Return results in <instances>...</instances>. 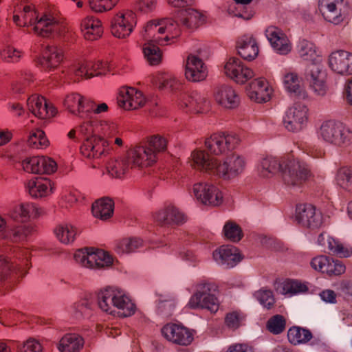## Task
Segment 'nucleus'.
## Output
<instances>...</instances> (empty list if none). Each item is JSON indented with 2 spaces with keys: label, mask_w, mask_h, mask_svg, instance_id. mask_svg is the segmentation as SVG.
<instances>
[{
  "label": "nucleus",
  "mask_w": 352,
  "mask_h": 352,
  "mask_svg": "<svg viewBox=\"0 0 352 352\" xmlns=\"http://www.w3.org/2000/svg\"><path fill=\"white\" fill-rule=\"evenodd\" d=\"M282 170V177L285 185L291 188H300L313 177L309 166L298 158L287 159L283 164L274 157L263 158L258 172L261 177L269 178L278 170Z\"/></svg>",
  "instance_id": "obj_1"
},
{
  "label": "nucleus",
  "mask_w": 352,
  "mask_h": 352,
  "mask_svg": "<svg viewBox=\"0 0 352 352\" xmlns=\"http://www.w3.org/2000/svg\"><path fill=\"white\" fill-rule=\"evenodd\" d=\"M181 34V28L173 19H162L149 21L144 27V39L155 41L158 45H164Z\"/></svg>",
  "instance_id": "obj_2"
},
{
  "label": "nucleus",
  "mask_w": 352,
  "mask_h": 352,
  "mask_svg": "<svg viewBox=\"0 0 352 352\" xmlns=\"http://www.w3.org/2000/svg\"><path fill=\"white\" fill-rule=\"evenodd\" d=\"M318 135L326 143L338 147H346L352 143V131L335 120L323 122L318 130Z\"/></svg>",
  "instance_id": "obj_3"
},
{
  "label": "nucleus",
  "mask_w": 352,
  "mask_h": 352,
  "mask_svg": "<svg viewBox=\"0 0 352 352\" xmlns=\"http://www.w3.org/2000/svg\"><path fill=\"white\" fill-rule=\"evenodd\" d=\"M30 256L28 250H21L17 252L14 261L0 256V282L12 276H25L31 267Z\"/></svg>",
  "instance_id": "obj_4"
},
{
  "label": "nucleus",
  "mask_w": 352,
  "mask_h": 352,
  "mask_svg": "<svg viewBox=\"0 0 352 352\" xmlns=\"http://www.w3.org/2000/svg\"><path fill=\"white\" fill-rule=\"evenodd\" d=\"M74 258L80 266L93 270H105L113 263V258L108 252L88 248L76 250Z\"/></svg>",
  "instance_id": "obj_5"
},
{
  "label": "nucleus",
  "mask_w": 352,
  "mask_h": 352,
  "mask_svg": "<svg viewBox=\"0 0 352 352\" xmlns=\"http://www.w3.org/2000/svg\"><path fill=\"white\" fill-rule=\"evenodd\" d=\"M215 286L210 283H201L197 285L195 293L190 297L188 306L190 309H206L212 313L219 309V300L211 294Z\"/></svg>",
  "instance_id": "obj_6"
},
{
  "label": "nucleus",
  "mask_w": 352,
  "mask_h": 352,
  "mask_svg": "<svg viewBox=\"0 0 352 352\" xmlns=\"http://www.w3.org/2000/svg\"><path fill=\"white\" fill-rule=\"evenodd\" d=\"M246 167L245 158L236 153L218 159L215 177L224 180L234 179L240 176Z\"/></svg>",
  "instance_id": "obj_7"
},
{
  "label": "nucleus",
  "mask_w": 352,
  "mask_h": 352,
  "mask_svg": "<svg viewBox=\"0 0 352 352\" xmlns=\"http://www.w3.org/2000/svg\"><path fill=\"white\" fill-rule=\"evenodd\" d=\"M209 56L210 52L207 48L199 49L196 54L188 55L185 68V76L187 80L199 82L206 78L208 69L204 60Z\"/></svg>",
  "instance_id": "obj_8"
},
{
  "label": "nucleus",
  "mask_w": 352,
  "mask_h": 352,
  "mask_svg": "<svg viewBox=\"0 0 352 352\" xmlns=\"http://www.w3.org/2000/svg\"><path fill=\"white\" fill-rule=\"evenodd\" d=\"M295 220L302 227L311 230L320 228L324 222L322 212L309 204L296 206Z\"/></svg>",
  "instance_id": "obj_9"
},
{
  "label": "nucleus",
  "mask_w": 352,
  "mask_h": 352,
  "mask_svg": "<svg viewBox=\"0 0 352 352\" xmlns=\"http://www.w3.org/2000/svg\"><path fill=\"white\" fill-rule=\"evenodd\" d=\"M239 142L234 133H214L205 140V146L210 153L219 155L234 149Z\"/></svg>",
  "instance_id": "obj_10"
},
{
  "label": "nucleus",
  "mask_w": 352,
  "mask_h": 352,
  "mask_svg": "<svg viewBox=\"0 0 352 352\" xmlns=\"http://www.w3.org/2000/svg\"><path fill=\"white\" fill-rule=\"evenodd\" d=\"M305 78L314 92L323 96L327 91V72L321 61L310 63L305 72Z\"/></svg>",
  "instance_id": "obj_11"
},
{
  "label": "nucleus",
  "mask_w": 352,
  "mask_h": 352,
  "mask_svg": "<svg viewBox=\"0 0 352 352\" xmlns=\"http://www.w3.org/2000/svg\"><path fill=\"white\" fill-rule=\"evenodd\" d=\"M308 122V109L302 103L296 102L289 107L283 119L285 127L289 131L302 130Z\"/></svg>",
  "instance_id": "obj_12"
},
{
  "label": "nucleus",
  "mask_w": 352,
  "mask_h": 352,
  "mask_svg": "<svg viewBox=\"0 0 352 352\" xmlns=\"http://www.w3.org/2000/svg\"><path fill=\"white\" fill-rule=\"evenodd\" d=\"M80 152L89 159H101L110 154L111 147L108 140L103 137L94 135L85 138Z\"/></svg>",
  "instance_id": "obj_13"
},
{
  "label": "nucleus",
  "mask_w": 352,
  "mask_h": 352,
  "mask_svg": "<svg viewBox=\"0 0 352 352\" xmlns=\"http://www.w3.org/2000/svg\"><path fill=\"white\" fill-rule=\"evenodd\" d=\"M163 336L170 342L180 346H188L194 340L193 330L182 324L168 323L162 328Z\"/></svg>",
  "instance_id": "obj_14"
},
{
  "label": "nucleus",
  "mask_w": 352,
  "mask_h": 352,
  "mask_svg": "<svg viewBox=\"0 0 352 352\" xmlns=\"http://www.w3.org/2000/svg\"><path fill=\"white\" fill-rule=\"evenodd\" d=\"M64 105L73 115L86 119L92 113L94 102L79 94L72 93L65 97Z\"/></svg>",
  "instance_id": "obj_15"
},
{
  "label": "nucleus",
  "mask_w": 352,
  "mask_h": 352,
  "mask_svg": "<svg viewBox=\"0 0 352 352\" xmlns=\"http://www.w3.org/2000/svg\"><path fill=\"white\" fill-rule=\"evenodd\" d=\"M224 74L238 84H244L254 76V72L238 58H230L224 65Z\"/></svg>",
  "instance_id": "obj_16"
},
{
  "label": "nucleus",
  "mask_w": 352,
  "mask_h": 352,
  "mask_svg": "<svg viewBox=\"0 0 352 352\" xmlns=\"http://www.w3.org/2000/svg\"><path fill=\"white\" fill-rule=\"evenodd\" d=\"M188 163L192 168L215 177L218 158L211 157L204 150H194Z\"/></svg>",
  "instance_id": "obj_17"
},
{
  "label": "nucleus",
  "mask_w": 352,
  "mask_h": 352,
  "mask_svg": "<svg viewBox=\"0 0 352 352\" xmlns=\"http://www.w3.org/2000/svg\"><path fill=\"white\" fill-rule=\"evenodd\" d=\"M63 25L50 14L38 18L33 28L34 32L43 37L60 35L64 32Z\"/></svg>",
  "instance_id": "obj_18"
},
{
  "label": "nucleus",
  "mask_w": 352,
  "mask_h": 352,
  "mask_svg": "<svg viewBox=\"0 0 352 352\" xmlns=\"http://www.w3.org/2000/svg\"><path fill=\"white\" fill-rule=\"evenodd\" d=\"M195 197L205 205L217 206L223 201V196L219 188L212 184L197 183L193 186Z\"/></svg>",
  "instance_id": "obj_19"
},
{
  "label": "nucleus",
  "mask_w": 352,
  "mask_h": 352,
  "mask_svg": "<svg viewBox=\"0 0 352 352\" xmlns=\"http://www.w3.org/2000/svg\"><path fill=\"white\" fill-rule=\"evenodd\" d=\"M21 165L25 172L32 174H51L57 168L56 162L45 156L28 157L22 161Z\"/></svg>",
  "instance_id": "obj_20"
},
{
  "label": "nucleus",
  "mask_w": 352,
  "mask_h": 352,
  "mask_svg": "<svg viewBox=\"0 0 352 352\" xmlns=\"http://www.w3.org/2000/svg\"><path fill=\"white\" fill-rule=\"evenodd\" d=\"M118 103L126 110H135L145 104L146 99L140 91L133 87H123L120 90Z\"/></svg>",
  "instance_id": "obj_21"
},
{
  "label": "nucleus",
  "mask_w": 352,
  "mask_h": 352,
  "mask_svg": "<svg viewBox=\"0 0 352 352\" xmlns=\"http://www.w3.org/2000/svg\"><path fill=\"white\" fill-rule=\"evenodd\" d=\"M214 261L226 268L236 266L242 256L238 248L230 245H224L216 249L212 254Z\"/></svg>",
  "instance_id": "obj_22"
},
{
  "label": "nucleus",
  "mask_w": 352,
  "mask_h": 352,
  "mask_svg": "<svg viewBox=\"0 0 352 352\" xmlns=\"http://www.w3.org/2000/svg\"><path fill=\"white\" fill-rule=\"evenodd\" d=\"M136 23L135 14L132 11L118 14L111 25L112 34L119 38L128 36Z\"/></svg>",
  "instance_id": "obj_23"
},
{
  "label": "nucleus",
  "mask_w": 352,
  "mask_h": 352,
  "mask_svg": "<svg viewBox=\"0 0 352 352\" xmlns=\"http://www.w3.org/2000/svg\"><path fill=\"white\" fill-rule=\"evenodd\" d=\"M246 90L249 98L258 103L269 101L273 91L269 82L263 78L254 79L249 84Z\"/></svg>",
  "instance_id": "obj_24"
},
{
  "label": "nucleus",
  "mask_w": 352,
  "mask_h": 352,
  "mask_svg": "<svg viewBox=\"0 0 352 352\" xmlns=\"http://www.w3.org/2000/svg\"><path fill=\"white\" fill-rule=\"evenodd\" d=\"M329 66L339 74H352V53L344 50L332 52L329 56Z\"/></svg>",
  "instance_id": "obj_25"
},
{
  "label": "nucleus",
  "mask_w": 352,
  "mask_h": 352,
  "mask_svg": "<svg viewBox=\"0 0 352 352\" xmlns=\"http://www.w3.org/2000/svg\"><path fill=\"white\" fill-rule=\"evenodd\" d=\"M265 36L274 50L278 54L286 55L290 52L292 45L281 30L274 26L269 27L265 30Z\"/></svg>",
  "instance_id": "obj_26"
},
{
  "label": "nucleus",
  "mask_w": 352,
  "mask_h": 352,
  "mask_svg": "<svg viewBox=\"0 0 352 352\" xmlns=\"http://www.w3.org/2000/svg\"><path fill=\"white\" fill-rule=\"evenodd\" d=\"M215 101L226 109H234L240 103V98L236 90L230 85H221L214 91Z\"/></svg>",
  "instance_id": "obj_27"
},
{
  "label": "nucleus",
  "mask_w": 352,
  "mask_h": 352,
  "mask_svg": "<svg viewBox=\"0 0 352 352\" xmlns=\"http://www.w3.org/2000/svg\"><path fill=\"white\" fill-rule=\"evenodd\" d=\"M29 111L39 119H47L53 117L56 110L52 105H49L43 96H31L27 101Z\"/></svg>",
  "instance_id": "obj_28"
},
{
  "label": "nucleus",
  "mask_w": 352,
  "mask_h": 352,
  "mask_svg": "<svg viewBox=\"0 0 352 352\" xmlns=\"http://www.w3.org/2000/svg\"><path fill=\"white\" fill-rule=\"evenodd\" d=\"M208 103L207 100L197 92L182 94L179 98V106L186 112L201 113Z\"/></svg>",
  "instance_id": "obj_29"
},
{
  "label": "nucleus",
  "mask_w": 352,
  "mask_h": 352,
  "mask_svg": "<svg viewBox=\"0 0 352 352\" xmlns=\"http://www.w3.org/2000/svg\"><path fill=\"white\" fill-rule=\"evenodd\" d=\"M155 220L161 225H182L186 221V215L175 206H168L154 214Z\"/></svg>",
  "instance_id": "obj_30"
},
{
  "label": "nucleus",
  "mask_w": 352,
  "mask_h": 352,
  "mask_svg": "<svg viewBox=\"0 0 352 352\" xmlns=\"http://www.w3.org/2000/svg\"><path fill=\"white\" fill-rule=\"evenodd\" d=\"M26 189L32 197L42 198L53 193L54 184L47 178H35L27 182Z\"/></svg>",
  "instance_id": "obj_31"
},
{
  "label": "nucleus",
  "mask_w": 352,
  "mask_h": 352,
  "mask_svg": "<svg viewBox=\"0 0 352 352\" xmlns=\"http://www.w3.org/2000/svg\"><path fill=\"white\" fill-rule=\"evenodd\" d=\"M131 163L135 166H148L156 162L157 157L148 146H136L129 153Z\"/></svg>",
  "instance_id": "obj_32"
},
{
  "label": "nucleus",
  "mask_w": 352,
  "mask_h": 352,
  "mask_svg": "<svg viewBox=\"0 0 352 352\" xmlns=\"http://www.w3.org/2000/svg\"><path fill=\"white\" fill-rule=\"evenodd\" d=\"M238 54L245 60L251 61L258 54V46L256 38L250 34H245L237 41Z\"/></svg>",
  "instance_id": "obj_33"
},
{
  "label": "nucleus",
  "mask_w": 352,
  "mask_h": 352,
  "mask_svg": "<svg viewBox=\"0 0 352 352\" xmlns=\"http://www.w3.org/2000/svg\"><path fill=\"white\" fill-rule=\"evenodd\" d=\"M63 58V50L56 45H47L43 52L39 64L45 70L51 71L58 67Z\"/></svg>",
  "instance_id": "obj_34"
},
{
  "label": "nucleus",
  "mask_w": 352,
  "mask_h": 352,
  "mask_svg": "<svg viewBox=\"0 0 352 352\" xmlns=\"http://www.w3.org/2000/svg\"><path fill=\"white\" fill-rule=\"evenodd\" d=\"M342 0H319L318 8L322 15L327 21L333 24H339L343 20L341 11L337 6Z\"/></svg>",
  "instance_id": "obj_35"
},
{
  "label": "nucleus",
  "mask_w": 352,
  "mask_h": 352,
  "mask_svg": "<svg viewBox=\"0 0 352 352\" xmlns=\"http://www.w3.org/2000/svg\"><path fill=\"white\" fill-rule=\"evenodd\" d=\"M42 214L41 208L32 202L22 203L15 206L9 212L11 219H21V221H26L31 218H36Z\"/></svg>",
  "instance_id": "obj_36"
},
{
  "label": "nucleus",
  "mask_w": 352,
  "mask_h": 352,
  "mask_svg": "<svg viewBox=\"0 0 352 352\" xmlns=\"http://www.w3.org/2000/svg\"><path fill=\"white\" fill-rule=\"evenodd\" d=\"M80 28L84 38L88 41L97 40L103 33L101 21L94 16H87L82 19Z\"/></svg>",
  "instance_id": "obj_37"
},
{
  "label": "nucleus",
  "mask_w": 352,
  "mask_h": 352,
  "mask_svg": "<svg viewBox=\"0 0 352 352\" xmlns=\"http://www.w3.org/2000/svg\"><path fill=\"white\" fill-rule=\"evenodd\" d=\"M133 166L128 155L127 157L110 160L107 164L106 168L108 174L112 177L121 178Z\"/></svg>",
  "instance_id": "obj_38"
},
{
  "label": "nucleus",
  "mask_w": 352,
  "mask_h": 352,
  "mask_svg": "<svg viewBox=\"0 0 352 352\" xmlns=\"http://www.w3.org/2000/svg\"><path fill=\"white\" fill-rule=\"evenodd\" d=\"M114 309L121 317H129L135 312V305L132 300L122 292L116 290Z\"/></svg>",
  "instance_id": "obj_39"
},
{
  "label": "nucleus",
  "mask_w": 352,
  "mask_h": 352,
  "mask_svg": "<svg viewBox=\"0 0 352 352\" xmlns=\"http://www.w3.org/2000/svg\"><path fill=\"white\" fill-rule=\"evenodd\" d=\"M84 346L83 338L76 333H67L60 340L58 350L60 352H79Z\"/></svg>",
  "instance_id": "obj_40"
},
{
  "label": "nucleus",
  "mask_w": 352,
  "mask_h": 352,
  "mask_svg": "<svg viewBox=\"0 0 352 352\" xmlns=\"http://www.w3.org/2000/svg\"><path fill=\"white\" fill-rule=\"evenodd\" d=\"M114 203L109 198H103L95 201L92 205V213L96 218L106 220L113 213Z\"/></svg>",
  "instance_id": "obj_41"
},
{
  "label": "nucleus",
  "mask_w": 352,
  "mask_h": 352,
  "mask_svg": "<svg viewBox=\"0 0 352 352\" xmlns=\"http://www.w3.org/2000/svg\"><path fill=\"white\" fill-rule=\"evenodd\" d=\"M116 290L107 288L101 291L98 295V304L100 309L107 314H114V303L116 300Z\"/></svg>",
  "instance_id": "obj_42"
},
{
  "label": "nucleus",
  "mask_w": 352,
  "mask_h": 352,
  "mask_svg": "<svg viewBox=\"0 0 352 352\" xmlns=\"http://www.w3.org/2000/svg\"><path fill=\"white\" fill-rule=\"evenodd\" d=\"M204 15L193 8H187L181 13V23L188 29H195L204 22Z\"/></svg>",
  "instance_id": "obj_43"
},
{
  "label": "nucleus",
  "mask_w": 352,
  "mask_h": 352,
  "mask_svg": "<svg viewBox=\"0 0 352 352\" xmlns=\"http://www.w3.org/2000/svg\"><path fill=\"white\" fill-rule=\"evenodd\" d=\"M57 239L63 244L72 243L78 234L77 228L70 223L58 225L54 230Z\"/></svg>",
  "instance_id": "obj_44"
},
{
  "label": "nucleus",
  "mask_w": 352,
  "mask_h": 352,
  "mask_svg": "<svg viewBox=\"0 0 352 352\" xmlns=\"http://www.w3.org/2000/svg\"><path fill=\"white\" fill-rule=\"evenodd\" d=\"M312 337V333L309 329L300 327L294 326L287 331L288 340L294 345L305 344L311 340Z\"/></svg>",
  "instance_id": "obj_45"
},
{
  "label": "nucleus",
  "mask_w": 352,
  "mask_h": 352,
  "mask_svg": "<svg viewBox=\"0 0 352 352\" xmlns=\"http://www.w3.org/2000/svg\"><path fill=\"white\" fill-rule=\"evenodd\" d=\"M297 49L299 56L305 60L310 61L311 63L321 61L314 43L307 40H302L299 42Z\"/></svg>",
  "instance_id": "obj_46"
},
{
  "label": "nucleus",
  "mask_w": 352,
  "mask_h": 352,
  "mask_svg": "<svg viewBox=\"0 0 352 352\" xmlns=\"http://www.w3.org/2000/svg\"><path fill=\"white\" fill-rule=\"evenodd\" d=\"M38 19L36 12L30 6L24 7L20 14H14L13 21L19 26H33Z\"/></svg>",
  "instance_id": "obj_47"
},
{
  "label": "nucleus",
  "mask_w": 352,
  "mask_h": 352,
  "mask_svg": "<svg viewBox=\"0 0 352 352\" xmlns=\"http://www.w3.org/2000/svg\"><path fill=\"white\" fill-rule=\"evenodd\" d=\"M146 43L143 47V52L148 63L151 65H158L161 62L162 53L155 41L144 39Z\"/></svg>",
  "instance_id": "obj_48"
},
{
  "label": "nucleus",
  "mask_w": 352,
  "mask_h": 352,
  "mask_svg": "<svg viewBox=\"0 0 352 352\" xmlns=\"http://www.w3.org/2000/svg\"><path fill=\"white\" fill-rule=\"evenodd\" d=\"M143 245V241L141 239L132 237L126 238L118 242L116 247V250L118 254H129L133 252Z\"/></svg>",
  "instance_id": "obj_49"
},
{
  "label": "nucleus",
  "mask_w": 352,
  "mask_h": 352,
  "mask_svg": "<svg viewBox=\"0 0 352 352\" xmlns=\"http://www.w3.org/2000/svg\"><path fill=\"white\" fill-rule=\"evenodd\" d=\"M91 302L87 298H82L75 302L71 307V314L76 319L89 317L91 315Z\"/></svg>",
  "instance_id": "obj_50"
},
{
  "label": "nucleus",
  "mask_w": 352,
  "mask_h": 352,
  "mask_svg": "<svg viewBox=\"0 0 352 352\" xmlns=\"http://www.w3.org/2000/svg\"><path fill=\"white\" fill-rule=\"evenodd\" d=\"M327 243L329 250L334 255L341 258H346L352 255L351 248L344 245L339 241L332 237L327 236Z\"/></svg>",
  "instance_id": "obj_51"
},
{
  "label": "nucleus",
  "mask_w": 352,
  "mask_h": 352,
  "mask_svg": "<svg viewBox=\"0 0 352 352\" xmlns=\"http://www.w3.org/2000/svg\"><path fill=\"white\" fill-rule=\"evenodd\" d=\"M336 179L340 186L352 192V168L344 166L339 168Z\"/></svg>",
  "instance_id": "obj_52"
},
{
  "label": "nucleus",
  "mask_w": 352,
  "mask_h": 352,
  "mask_svg": "<svg viewBox=\"0 0 352 352\" xmlns=\"http://www.w3.org/2000/svg\"><path fill=\"white\" fill-rule=\"evenodd\" d=\"M167 144V139L158 134L151 136L146 144L148 147L154 152L157 157L158 153H162L166 150Z\"/></svg>",
  "instance_id": "obj_53"
},
{
  "label": "nucleus",
  "mask_w": 352,
  "mask_h": 352,
  "mask_svg": "<svg viewBox=\"0 0 352 352\" xmlns=\"http://www.w3.org/2000/svg\"><path fill=\"white\" fill-rule=\"evenodd\" d=\"M307 289L305 284L298 280H292L283 285L281 293L285 295L293 296L306 292Z\"/></svg>",
  "instance_id": "obj_54"
},
{
  "label": "nucleus",
  "mask_w": 352,
  "mask_h": 352,
  "mask_svg": "<svg viewBox=\"0 0 352 352\" xmlns=\"http://www.w3.org/2000/svg\"><path fill=\"white\" fill-rule=\"evenodd\" d=\"M266 327L274 335L280 334L285 329L286 320L282 315H275L267 320Z\"/></svg>",
  "instance_id": "obj_55"
},
{
  "label": "nucleus",
  "mask_w": 352,
  "mask_h": 352,
  "mask_svg": "<svg viewBox=\"0 0 352 352\" xmlns=\"http://www.w3.org/2000/svg\"><path fill=\"white\" fill-rule=\"evenodd\" d=\"M225 236L233 241L238 242L243 237V232L240 226L233 221H228L223 226Z\"/></svg>",
  "instance_id": "obj_56"
},
{
  "label": "nucleus",
  "mask_w": 352,
  "mask_h": 352,
  "mask_svg": "<svg viewBox=\"0 0 352 352\" xmlns=\"http://www.w3.org/2000/svg\"><path fill=\"white\" fill-rule=\"evenodd\" d=\"M283 84L285 89L292 93L297 94L300 89L298 76L294 72H289L285 74Z\"/></svg>",
  "instance_id": "obj_57"
},
{
  "label": "nucleus",
  "mask_w": 352,
  "mask_h": 352,
  "mask_svg": "<svg viewBox=\"0 0 352 352\" xmlns=\"http://www.w3.org/2000/svg\"><path fill=\"white\" fill-rule=\"evenodd\" d=\"M254 296L264 307L268 309H271L275 303L273 293L270 289H261L255 292Z\"/></svg>",
  "instance_id": "obj_58"
},
{
  "label": "nucleus",
  "mask_w": 352,
  "mask_h": 352,
  "mask_svg": "<svg viewBox=\"0 0 352 352\" xmlns=\"http://www.w3.org/2000/svg\"><path fill=\"white\" fill-rule=\"evenodd\" d=\"M32 228L27 226H19L10 230V239L14 243H19L25 241L30 234Z\"/></svg>",
  "instance_id": "obj_59"
},
{
  "label": "nucleus",
  "mask_w": 352,
  "mask_h": 352,
  "mask_svg": "<svg viewBox=\"0 0 352 352\" xmlns=\"http://www.w3.org/2000/svg\"><path fill=\"white\" fill-rule=\"evenodd\" d=\"M28 143L30 146L38 148L39 146H47L49 142L45 135V133L42 130L36 129L30 134Z\"/></svg>",
  "instance_id": "obj_60"
},
{
  "label": "nucleus",
  "mask_w": 352,
  "mask_h": 352,
  "mask_svg": "<svg viewBox=\"0 0 352 352\" xmlns=\"http://www.w3.org/2000/svg\"><path fill=\"white\" fill-rule=\"evenodd\" d=\"M118 0H89L90 8L96 12H102L111 10Z\"/></svg>",
  "instance_id": "obj_61"
},
{
  "label": "nucleus",
  "mask_w": 352,
  "mask_h": 352,
  "mask_svg": "<svg viewBox=\"0 0 352 352\" xmlns=\"http://www.w3.org/2000/svg\"><path fill=\"white\" fill-rule=\"evenodd\" d=\"M73 73L75 80H80L82 78L89 79L94 77V73L89 70V65L86 62H80L73 67Z\"/></svg>",
  "instance_id": "obj_62"
},
{
  "label": "nucleus",
  "mask_w": 352,
  "mask_h": 352,
  "mask_svg": "<svg viewBox=\"0 0 352 352\" xmlns=\"http://www.w3.org/2000/svg\"><path fill=\"white\" fill-rule=\"evenodd\" d=\"M180 85V82L175 76L168 75L159 78L158 88L160 89H168L174 91L178 89Z\"/></svg>",
  "instance_id": "obj_63"
},
{
  "label": "nucleus",
  "mask_w": 352,
  "mask_h": 352,
  "mask_svg": "<svg viewBox=\"0 0 352 352\" xmlns=\"http://www.w3.org/2000/svg\"><path fill=\"white\" fill-rule=\"evenodd\" d=\"M345 266L338 260L330 258L326 270V274L329 276H339L344 273Z\"/></svg>",
  "instance_id": "obj_64"
}]
</instances>
